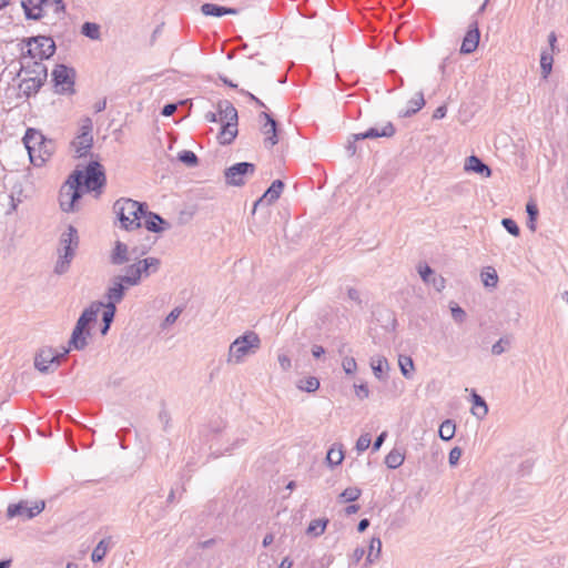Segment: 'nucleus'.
<instances>
[{
	"label": "nucleus",
	"instance_id": "nucleus-30",
	"mask_svg": "<svg viewBox=\"0 0 568 568\" xmlns=\"http://www.w3.org/2000/svg\"><path fill=\"white\" fill-rule=\"evenodd\" d=\"M425 105L423 92H417L409 101L408 108L399 112V116L409 118L417 113Z\"/></svg>",
	"mask_w": 568,
	"mask_h": 568
},
{
	"label": "nucleus",
	"instance_id": "nucleus-36",
	"mask_svg": "<svg viewBox=\"0 0 568 568\" xmlns=\"http://www.w3.org/2000/svg\"><path fill=\"white\" fill-rule=\"evenodd\" d=\"M110 544H111L110 537L104 538L101 541H99V544L95 546V548L93 549V551L91 554V560L93 562L102 561L109 550Z\"/></svg>",
	"mask_w": 568,
	"mask_h": 568
},
{
	"label": "nucleus",
	"instance_id": "nucleus-5",
	"mask_svg": "<svg viewBox=\"0 0 568 568\" xmlns=\"http://www.w3.org/2000/svg\"><path fill=\"white\" fill-rule=\"evenodd\" d=\"M47 4L54 6V13L61 14L65 10L63 0H22L21 7L24 10L26 18L29 20H40L47 12Z\"/></svg>",
	"mask_w": 568,
	"mask_h": 568
},
{
	"label": "nucleus",
	"instance_id": "nucleus-58",
	"mask_svg": "<svg viewBox=\"0 0 568 568\" xmlns=\"http://www.w3.org/2000/svg\"><path fill=\"white\" fill-rule=\"evenodd\" d=\"M277 361H278V364H280L281 368L284 372H287V371L291 369L292 362H291V358L286 354H278Z\"/></svg>",
	"mask_w": 568,
	"mask_h": 568
},
{
	"label": "nucleus",
	"instance_id": "nucleus-45",
	"mask_svg": "<svg viewBox=\"0 0 568 568\" xmlns=\"http://www.w3.org/2000/svg\"><path fill=\"white\" fill-rule=\"evenodd\" d=\"M327 519H314L310 523L307 527V534L313 536H321L327 526Z\"/></svg>",
	"mask_w": 568,
	"mask_h": 568
},
{
	"label": "nucleus",
	"instance_id": "nucleus-7",
	"mask_svg": "<svg viewBox=\"0 0 568 568\" xmlns=\"http://www.w3.org/2000/svg\"><path fill=\"white\" fill-rule=\"evenodd\" d=\"M255 173V165L250 162H239L224 171L225 183L230 186H243L246 176Z\"/></svg>",
	"mask_w": 568,
	"mask_h": 568
},
{
	"label": "nucleus",
	"instance_id": "nucleus-23",
	"mask_svg": "<svg viewBox=\"0 0 568 568\" xmlns=\"http://www.w3.org/2000/svg\"><path fill=\"white\" fill-rule=\"evenodd\" d=\"M54 152V142L50 139L44 138L43 144L37 150L36 158L31 161L34 166H41L50 159Z\"/></svg>",
	"mask_w": 568,
	"mask_h": 568
},
{
	"label": "nucleus",
	"instance_id": "nucleus-37",
	"mask_svg": "<svg viewBox=\"0 0 568 568\" xmlns=\"http://www.w3.org/2000/svg\"><path fill=\"white\" fill-rule=\"evenodd\" d=\"M405 455L397 448L392 449L385 457V464L388 468L396 469L403 465Z\"/></svg>",
	"mask_w": 568,
	"mask_h": 568
},
{
	"label": "nucleus",
	"instance_id": "nucleus-55",
	"mask_svg": "<svg viewBox=\"0 0 568 568\" xmlns=\"http://www.w3.org/2000/svg\"><path fill=\"white\" fill-rule=\"evenodd\" d=\"M182 313V308L180 307H175L173 308L169 314L168 316L165 317L162 326L165 327L168 325H172L173 323H175V321L179 318V316L181 315Z\"/></svg>",
	"mask_w": 568,
	"mask_h": 568
},
{
	"label": "nucleus",
	"instance_id": "nucleus-12",
	"mask_svg": "<svg viewBox=\"0 0 568 568\" xmlns=\"http://www.w3.org/2000/svg\"><path fill=\"white\" fill-rule=\"evenodd\" d=\"M105 183V175L102 165L99 162H91L83 173L82 187L85 186L87 191H97Z\"/></svg>",
	"mask_w": 568,
	"mask_h": 568
},
{
	"label": "nucleus",
	"instance_id": "nucleus-8",
	"mask_svg": "<svg viewBox=\"0 0 568 568\" xmlns=\"http://www.w3.org/2000/svg\"><path fill=\"white\" fill-rule=\"evenodd\" d=\"M69 349L63 348L61 353H57L53 348H42L36 355L34 366L41 373H49L52 366L58 367L62 359L68 355Z\"/></svg>",
	"mask_w": 568,
	"mask_h": 568
},
{
	"label": "nucleus",
	"instance_id": "nucleus-63",
	"mask_svg": "<svg viewBox=\"0 0 568 568\" xmlns=\"http://www.w3.org/2000/svg\"><path fill=\"white\" fill-rule=\"evenodd\" d=\"M364 555H365V549L363 547L355 548L352 554L353 562L358 564L362 560V558L364 557Z\"/></svg>",
	"mask_w": 568,
	"mask_h": 568
},
{
	"label": "nucleus",
	"instance_id": "nucleus-1",
	"mask_svg": "<svg viewBox=\"0 0 568 568\" xmlns=\"http://www.w3.org/2000/svg\"><path fill=\"white\" fill-rule=\"evenodd\" d=\"M113 210L123 229L134 230L141 226V219L145 214V203L122 197L115 201Z\"/></svg>",
	"mask_w": 568,
	"mask_h": 568
},
{
	"label": "nucleus",
	"instance_id": "nucleus-33",
	"mask_svg": "<svg viewBox=\"0 0 568 568\" xmlns=\"http://www.w3.org/2000/svg\"><path fill=\"white\" fill-rule=\"evenodd\" d=\"M471 399H473V408L471 413L475 415L478 419H483L488 414V406L485 402V399L478 395L475 390L471 393Z\"/></svg>",
	"mask_w": 568,
	"mask_h": 568
},
{
	"label": "nucleus",
	"instance_id": "nucleus-13",
	"mask_svg": "<svg viewBox=\"0 0 568 568\" xmlns=\"http://www.w3.org/2000/svg\"><path fill=\"white\" fill-rule=\"evenodd\" d=\"M21 71L24 72L26 78H34L36 81L45 82L48 78V69L40 61H32L26 54L21 55L20 59Z\"/></svg>",
	"mask_w": 568,
	"mask_h": 568
},
{
	"label": "nucleus",
	"instance_id": "nucleus-44",
	"mask_svg": "<svg viewBox=\"0 0 568 568\" xmlns=\"http://www.w3.org/2000/svg\"><path fill=\"white\" fill-rule=\"evenodd\" d=\"M362 495V490L357 487H348L344 489L339 495L338 499L341 503H352L357 500Z\"/></svg>",
	"mask_w": 568,
	"mask_h": 568
},
{
	"label": "nucleus",
	"instance_id": "nucleus-18",
	"mask_svg": "<svg viewBox=\"0 0 568 568\" xmlns=\"http://www.w3.org/2000/svg\"><path fill=\"white\" fill-rule=\"evenodd\" d=\"M479 39H480V33H479V29H478V22L474 21L469 26V28L463 39V42L460 45V53H463V54L473 53L478 47Z\"/></svg>",
	"mask_w": 568,
	"mask_h": 568
},
{
	"label": "nucleus",
	"instance_id": "nucleus-57",
	"mask_svg": "<svg viewBox=\"0 0 568 568\" xmlns=\"http://www.w3.org/2000/svg\"><path fill=\"white\" fill-rule=\"evenodd\" d=\"M437 292H442L445 288L446 281L442 275H434L430 283Z\"/></svg>",
	"mask_w": 568,
	"mask_h": 568
},
{
	"label": "nucleus",
	"instance_id": "nucleus-21",
	"mask_svg": "<svg viewBox=\"0 0 568 568\" xmlns=\"http://www.w3.org/2000/svg\"><path fill=\"white\" fill-rule=\"evenodd\" d=\"M142 219H144L145 229L153 233H160L170 227L169 222H166L159 214L149 212L146 209L145 214H143Z\"/></svg>",
	"mask_w": 568,
	"mask_h": 568
},
{
	"label": "nucleus",
	"instance_id": "nucleus-14",
	"mask_svg": "<svg viewBox=\"0 0 568 568\" xmlns=\"http://www.w3.org/2000/svg\"><path fill=\"white\" fill-rule=\"evenodd\" d=\"M260 121L264 120L261 128V132L265 135L264 145L266 149H272L275 144L278 143L277 138V122L272 115L265 111L258 114Z\"/></svg>",
	"mask_w": 568,
	"mask_h": 568
},
{
	"label": "nucleus",
	"instance_id": "nucleus-3",
	"mask_svg": "<svg viewBox=\"0 0 568 568\" xmlns=\"http://www.w3.org/2000/svg\"><path fill=\"white\" fill-rule=\"evenodd\" d=\"M83 172L75 170L60 190L59 201L62 211L73 212L75 203L82 197Z\"/></svg>",
	"mask_w": 568,
	"mask_h": 568
},
{
	"label": "nucleus",
	"instance_id": "nucleus-34",
	"mask_svg": "<svg viewBox=\"0 0 568 568\" xmlns=\"http://www.w3.org/2000/svg\"><path fill=\"white\" fill-rule=\"evenodd\" d=\"M60 245L61 246H64V245L72 246V247L78 248L79 236H78V230L74 226L69 225L67 231L61 234Z\"/></svg>",
	"mask_w": 568,
	"mask_h": 568
},
{
	"label": "nucleus",
	"instance_id": "nucleus-4",
	"mask_svg": "<svg viewBox=\"0 0 568 568\" xmlns=\"http://www.w3.org/2000/svg\"><path fill=\"white\" fill-rule=\"evenodd\" d=\"M23 42L28 47L27 51L23 54L29 57L30 60L38 59V61L40 62H42V60L51 58L57 49L53 39L48 36H37L27 38L23 40Z\"/></svg>",
	"mask_w": 568,
	"mask_h": 568
},
{
	"label": "nucleus",
	"instance_id": "nucleus-56",
	"mask_svg": "<svg viewBox=\"0 0 568 568\" xmlns=\"http://www.w3.org/2000/svg\"><path fill=\"white\" fill-rule=\"evenodd\" d=\"M452 316L457 323H463L466 318V312L458 305L450 307Z\"/></svg>",
	"mask_w": 568,
	"mask_h": 568
},
{
	"label": "nucleus",
	"instance_id": "nucleus-20",
	"mask_svg": "<svg viewBox=\"0 0 568 568\" xmlns=\"http://www.w3.org/2000/svg\"><path fill=\"white\" fill-rule=\"evenodd\" d=\"M90 336V329H87L85 327L75 324L71 338L69 341V352L71 349L75 351H82L88 345L87 338Z\"/></svg>",
	"mask_w": 568,
	"mask_h": 568
},
{
	"label": "nucleus",
	"instance_id": "nucleus-52",
	"mask_svg": "<svg viewBox=\"0 0 568 568\" xmlns=\"http://www.w3.org/2000/svg\"><path fill=\"white\" fill-rule=\"evenodd\" d=\"M418 273H419L422 280L427 284L430 283L432 277L435 275L434 270L430 266H428L427 264L418 265Z\"/></svg>",
	"mask_w": 568,
	"mask_h": 568
},
{
	"label": "nucleus",
	"instance_id": "nucleus-54",
	"mask_svg": "<svg viewBox=\"0 0 568 568\" xmlns=\"http://www.w3.org/2000/svg\"><path fill=\"white\" fill-rule=\"evenodd\" d=\"M372 439L369 434H363L356 442V449L358 453L365 452L371 446Z\"/></svg>",
	"mask_w": 568,
	"mask_h": 568
},
{
	"label": "nucleus",
	"instance_id": "nucleus-50",
	"mask_svg": "<svg viewBox=\"0 0 568 568\" xmlns=\"http://www.w3.org/2000/svg\"><path fill=\"white\" fill-rule=\"evenodd\" d=\"M501 225L505 227V230L514 235V236H518L519 233H520V230H519V226L517 225V223L513 220V219H509V217H505L501 220Z\"/></svg>",
	"mask_w": 568,
	"mask_h": 568
},
{
	"label": "nucleus",
	"instance_id": "nucleus-31",
	"mask_svg": "<svg viewBox=\"0 0 568 568\" xmlns=\"http://www.w3.org/2000/svg\"><path fill=\"white\" fill-rule=\"evenodd\" d=\"M44 84V82H40L39 80L36 81L34 78H24L19 84V89L22 92L23 95L27 98L36 94L41 87Z\"/></svg>",
	"mask_w": 568,
	"mask_h": 568
},
{
	"label": "nucleus",
	"instance_id": "nucleus-61",
	"mask_svg": "<svg viewBox=\"0 0 568 568\" xmlns=\"http://www.w3.org/2000/svg\"><path fill=\"white\" fill-rule=\"evenodd\" d=\"M356 396L361 399L367 398L369 396V389L366 384L355 385Z\"/></svg>",
	"mask_w": 568,
	"mask_h": 568
},
{
	"label": "nucleus",
	"instance_id": "nucleus-28",
	"mask_svg": "<svg viewBox=\"0 0 568 568\" xmlns=\"http://www.w3.org/2000/svg\"><path fill=\"white\" fill-rule=\"evenodd\" d=\"M239 131H237V124L234 122H225V124L222 125L221 131L217 135V140L220 144L227 145L233 142V140L236 138Z\"/></svg>",
	"mask_w": 568,
	"mask_h": 568
},
{
	"label": "nucleus",
	"instance_id": "nucleus-49",
	"mask_svg": "<svg viewBox=\"0 0 568 568\" xmlns=\"http://www.w3.org/2000/svg\"><path fill=\"white\" fill-rule=\"evenodd\" d=\"M102 307H105V311L102 314V322L103 324L111 325L114 320L116 306L105 303Z\"/></svg>",
	"mask_w": 568,
	"mask_h": 568
},
{
	"label": "nucleus",
	"instance_id": "nucleus-17",
	"mask_svg": "<svg viewBox=\"0 0 568 568\" xmlns=\"http://www.w3.org/2000/svg\"><path fill=\"white\" fill-rule=\"evenodd\" d=\"M44 138L45 136L41 133V131L37 129L29 128L26 131L22 140L29 153L30 162L33 160V158H36L37 150L41 146V144H43Z\"/></svg>",
	"mask_w": 568,
	"mask_h": 568
},
{
	"label": "nucleus",
	"instance_id": "nucleus-46",
	"mask_svg": "<svg viewBox=\"0 0 568 568\" xmlns=\"http://www.w3.org/2000/svg\"><path fill=\"white\" fill-rule=\"evenodd\" d=\"M343 459H344V453L342 450V447H339L338 449H335L334 447H332L327 452L326 462L329 466H332V467L337 466V465L342 464Z\"/></svg>",
	"mask_w": 568,
	"mask_h": 568
},
{
	"label": "nucleus",
	"instance_id": "nucleus-24",
	"mask_svg": "<svg viewBox=\"0 0 568 568\" xmlns=\"http://www.w3.org/2000/svg\"><path fill=\"white\" fill-rule=\"evenodd\" d=\"M217 112L220 121L234 122L237 124L239 115L234 105L227 101L222 100L217 103Z\"/></svg>",
	"mask_w": 568,
	"mask_h": 568
},
{
	"label": "nucleus",
	"instance_id": "nucleus-53",
	"mask_svg": "<svg viewBox=\"0 0 568 568\" xmlns=\"http://www.w3.org/2000/svg\"><path fill=\"white\" fill-rule=\"evenodd\" d=\"M509 339L503 337L491 346V353L494 355H501L506 351V347L509 346Z\"/></svg>",
	"mask_w": 568,
	"mask_h": 568
},
{
	"label": "nucleus",
	"instance_id": "nucleus-47",
	"mask_svg": "<svg viewBox=\"0 0 568 568\" xmlns=\"http://www.w3.org/2000/svg\"><path fill=\"white\" fill-rule=\"evenodd\" d=\"M178 159H179V161H181L182 163H184L185 165H187L190 168H193V166L197 165V163H199V159H197L196 154L189 150L181 151L178 154Z\"/></svg>",
	"mask_w": 568,
	"mask_h": 568
},
{
	"label": "nucleus",
	"instance_id": "nucleus-39",
	"mask_svg": "<svg viewBox=\"0 0 568 568\" xmlns=\"http://www.w3.org/2000/svg\"><path fill=\"white\" fill-rule=\"evenodd\" d=\"M455 430L456 424L452 419H446L440 424L438 434L443 440L447 442L454 437Z\"/></svg>",
	"mask_w": 568,
	"mask_h": 568
},
{
	"label": "nucleus",
	"instance_id": "nucleus-25",
	"mask_svg": "<svg viewBox=\"0 0 568 568\" xmlns=\"http://www.w3.org/2000/svg\"><path fill=\"white\" fill-rule=\"evenodd\" d=\"M465 170L473 171L485 178H489L491 175V169L476 155H470L466 159Z\"/></svg>",
	"mask_w": 568,
	"mask_h": 568
},
{
	"label": "nucleus",
	"instance_id": "nucleus-11",
	"mask_svg": "<svg viewBox=\"0 0 568 568\" xmlns=\"http://www.w3.org/2000/svg\"><path fill=\"white\" fill-rule=\"evenodd\" d=\"M75 71L64 64H57L52 71V81L60 93H74Z\"/></svg>",
	"mask_w": 568,
	"mask_h": 568
},
{
	"label": "nucleus",
	"instance_id": "nucleus-9",
	"mask_svg": "<svg viewBox=\"0 0 568 568\" xmlns=\"http://www.w3.org/2000/svg\"><path fill=\"white\" fill-rule=\"evenodd\" d=\"M45 507L44 500L31 503L29 500H20L17 504H10L7 508V517L9 519L13 517H22L24 519H31L39 515Z\"/></svg>",
	"mask_w": 568,
	"mask_h": 568
},
{
	"label": "nucleus",
	"instance_id": "nucleus-64",
	"mask_svg": "<svg viewBox=\"0 0 568 568\" xmlns=\"http://www.w3.org/2000/svg\"><path fill=\"white\" fill-rule=\"evenodd\" d=\"M347 295H348L349 300L354 301L358 305L362 304L361 294H359V292L356 288H353V287L348 288L347 290Z\"/></svg>",
	"mask_w": 568,
	"mask_h": 568
},
{
	"label": "nucleus",
	"instance_id": "nucleus-32",
	"mask_svg": "<svg viewBox=\"0 0 568 568\" xmlns=\"http://www.w3.org/2000/svg\"><path fill=\"white\" fill-rule=\"evenodd\" d=\"M139 265L136 263H133L125 267V274L121 275L124 283L129 286H136L141 283V273Z\"/></svg>",
	"mask_w": 568,
	"mask_h": 568
},
{
	"label": "nucleus",
	"instance_id": "nucleus-62",
	"mask_svg": "<svg viewBox=\"0 0 568 568\" xmlns=\"http://www.w3.org/2000/svg\"><path fill=\"white\" fill-rule=\"evenodd\" d=\"M526 212L530 220H537L538 216V207L534 202H528L526 204Z\"/></svg>",
	"mask_w": 568,
	"mask_h": 568
},
{
	"label": "nucleus",
	"instance_id": "nucleus-38",
	"mask_svg": "<svg viewBox=\"0 0 568 568\" xmlns=\"http://www.w3.org/2000/svg\"><path fill=\"white\" fill-rule=\"evenodd\" d=\"M382 551V541L378 537H373L369 544V551L365 560V567L373 564L376 559H378Z\"/></svg>",
	"mask_w": 568,
	"mask_h": 568
},
{
	"label": "nucleus",
	"instance_id": "nucleus-2",
	"mask_svg": "<svg viewBox=\"0 0 568 568\" xmlns=\"http://www.w3.org/2000/svg\"><path fill=\"white\" fill-rule=\"evenodd\" d=\"M260 348V336L253 331H247L231 343L226 362L229 364H240L245 357L254 355Z\"/></svg>",
	"mask_w": 568,
	"mask_h": 568
},
{
	"label": "nucleus",
	"instance_id": "nucleus-16",
	"mask_svg": "<svg viewBox=\"0 0 568 568\" xmlns=\"http://www.w3.org/2000/svg\"><path fill=\"white\" fill-rule=\"evenodd\" d=\"M284 190V182L282 180H275L271 186L264 192V194L254 203L253 213L261 205H271L275 203Z\"/></svg>",
	"mask_w": 568,
	"mask_h": 568
},
{
	"label": "nucleus",
	"instance_id": "nucleus-51",
	"mask_svg": "<svg viewBox=\"0 0 568 568\" xmlns=\"http://www.w3.org/2000/svg\"><path fill=\"white\" fill-rule=\"evenodd\" d=\"M342 367L347 375H351L356 372L357 363L354 357L345 356L342 361Z\"/></svg>",
	"mask_w": 568,
	"mask_h": 568
},
{
	"label": "nucleus",
	"instance_id": "nucleus-35",
	"mask_svg": "<svg viewBox=\"0 0 568 568\" xmlns=\"http://www.w3.org/2000/svg\"><path fill=\"white\" fill-rule=\"evenodd\" d=\"M480 277L485 287L495 288L498 284V274L493 266L485 267Z\"/></svg>",
	"mask_w": 568,
	"mask_h": 568
},
{
	"label": "nucleus",
	"instance_id": "nucleus-43",
	"mask_svg": "<svg viewBox=\"0 0 568 568\" xmlns=\"http://www.w3.org/2000/svg\"><path fill=\"white\" fill-rule=\"evenodd\" d=\"M297 387L301 390L314 393L320 388V381L315 376H310L307 378L301 379L297 384Z\"/></svg>",
	"mask_w": 568,
	"mask_h": 568
},
{
	"label": "nucleus",
	"instance_id": "nucleus-22",
	"mask_svg": "<svg viewBox=\"0 0 568 568\" xmlns=\"http://www.w3.org/2000/svg\"><path fill=\"white\" fill-rule=\"evenodd\" d=\"M103 306L102 302H93L89 307H87L80 317L77 321V324L85 327L89 329V325L91 323H94L98 317V313L100 312V308Z\"/></svg>",
	"mask_w": 568,
	"mask_h": 568
},
{
	"label": "nucleus",
	"instance_id": "nucleus-26",
	"mask_svg": "<svg viewBox=\"0 0 568 568\" xmlns=\"http://www.w3.org/2000/svg\"><path fill=\"white\" fill-rule=\"evenodd\" d=\"M141 278H146L160 270L161 261L158 257H146L136 262Z\"/></svg>",
	"mask_w": 568,
	"mask_h": 568
},
{
	"label": "nucleus",
	"instance_id": "nucleus-40",
	"mask_svg": "<svg viewBox=\"0 0 568 568\" xmlns=\"http://www.w3.org/2000/svg\"><path fill=\"white\" fill-rule=\"evenodd\" d=\"M81 33L91 40H100L101 38L100 26L95 22H84L81 27Z\"/></svg>",
	"mask_w": 568,
	"mask_h": 568
},
{
	"label": "nucleus",
	"instance_id": "nucleus-6",
	"mask_svg": "<svg viewBox=\"0 0 568 568\" xmlns=\"http://www.w3.org/2000/svg\"><path fill=\"white\" fill-rule=\"evenodd\" d=\"M395 126L392 122H387L382 129L371 128L365 132L352 134L348 143L346 145V151L349 156L356 154L357 148L356 142L365 139H376V138H390L395 134Z\"/></svg>",
	"mask_w": 568,
	"mask_h": 568
},
{
	"label": "nucleus",
	"instance_id": "nucleus-59",
	"mask_svg": "<svg viewBox=\"0 0 568 568\" xmlns=\"http://www.w3.org/2000/svg\"><path fill=\"white\" fill-rule=\"evenodd\" d=\"M462 449L459 447H454L450 452H449V456H448V462L452 466H455L459 458L462 457Z\"/></svg>",
	"mask_w": 568,
	"mask_h": 568
},
{
	"label": "nucleus",
	"instance_id": "nucleus-48",
	"mask_svg": "<svg viewBox=\"0 0 568 568\" xmlns=\"http://www.w3.org/2000/svg\"><path fill=\"white\" fill-rule=\"evenodd\" d=\"M398 364L403 376L410 378V373L414 369V362L409 356H399Z\"/></svg>",
	"mask_w": 568,
	"mask_h": 568
},
{
	"label": "nucleus",
	"instance_id": "nucleus-42",
	"mask_svg": "<svg viewBox=\"0 0 568 568\" xmlns=\"http://www.w3.org/2000/svg\"><path fill=\"white\" fill-rule=\"evenodd\" d=\"M552 62H554L552 54L549 53L548 51H542L541 55H540V68H541V73H542L544 79H547L548 75L550 74V72L552 70Z\"/></svg>",
	"mask_w": 568,
	"mask_h": 568
},
{
	"label": "nucleus",
	"instance_id": "nucleus-15",
	"mask_svg": "<svg viewBox=\"0 0 568 568\" xmlns=\"http://www.w3.org/2000/svg\"><path fill=\"white\" fill-rule=\"evenodd\" d=\"M128 287L130 286L124 283L121 275L111 277L105 292L106 303L116 306L124 298Z\"/></svg>",
	"mask_w": 568,
	"mask_h": 568
},
{
	"label": "nucleus",
	"instance_id": "nucleus-29",
	"mask_svg": "<svg viewBox=\"0 0 568 568\" xmlns=\"http://www.w3.org/2000/svg\"><path fill=\"white\" fill-rule=\"evenodd\" d=\"M201 12L204 16L223 17L225 14H236L237 10L234 8H227L215 3H204L201 7Z\"/></svg>",
	"mask_w": 568,
	"mask_h": 568
},
{
	"label": "nucleus",
	"instance_id": "nucleus-27",
	"mask_svg": "<svg viewBox=\"0 0 568 568\" xmlns=\"http://www.w3.org/2000/svg\"><path fill=\"white\" fill-rule=\"evenodd\" d=\"M130 260L129 247L125 243L116 241L114 248L110 255V262L112 265H123Z\"/></svg>",
	"mask_w": 568,
	"mask_h": 568
},
{
	"label": "nucleus",
	"instance_id": "nucleus-10",
	"mask_svg": "<svg viewBox=\"0 0 568 568\" xmlns=\"http://www.w3.org/2000/svg\"><path fill=\"white\" fill-rule=\"evenodd\" d=\"M93 144L92 121L90 118L82 120L80 133L72 141L71 145L78 158L85 156Z\"/></svg>",
	"mask_w": 568,
	"mask_h": 568
},
{
	"label": "nucleus",
	"instance_id": "nucleus-41",
	"mask_svg": "<svg viewBox=\"0 0 568 568\" xmlns=\"http://www.w3.org/2000/svg\"><path fill=\"white\" fill-rule=\"evenodd\" d=\"M371 366H372L374 375L378 379H382L383 378V376H382L383 372L385 369L389 368L387 359L385 357H383V356H378L376 358H373L372 362H371Z\"/></svg>",
	"mask_w": 568,
	"mask_h": 568
},
{
	"label": "nucleus",
	"instance_id": "nucleus-60",
	"mask_svg": "<svg viewBox=\"0 0 568 568\" xmlns=\"http://www.w3.org/2000/svg\"><path fill=\"white\" fill-rule=\"evenodd\" d=\"M159 420L162 423L163 429L166 430L170 425L171 416L164 407L159 412Z\"/></svg>",
	"mask_w": 568,
	"mask_h": 568
},
{
	"label": "nucleus",
	"instance_id": "nucleus-19",
	"mask_svg": "<svg viewBox=\"0 0 568 568\" xmlns=\"http://www.w3.org/2000/svg\"><path fill=\"white\" fill-rule=\"evenodd\" d=\"M75 250L77 247L65 245L59 248V258L54 266L55 274L62 275L68 272L70 263L75 255Z\"/></svg>",
	"mask_w": 568,
	"mask_h": 568
}]
</instances>
